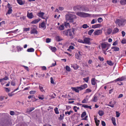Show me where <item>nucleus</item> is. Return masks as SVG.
Wrapping results in <instances>:
<instances>
[{"label": "nucleus", "instance_id": "nucleus-47", "mask_svg": "<svg viewBox=\"0 0 126 126\" xmlns=\"http://www.w3.org/2000/svg\"><path fill=\"white\" fill-rule=\"evenodd\" d=\"M82 27L84 29H86L89 27V26H88L87 24H85L82 25Z\"/></svg>", "mask_w": 126, "mask_h": 126}, {"label": "nucleus", "instance_id": "nucleus-61", "mask_svg": "<svg viewBox=\"0 0 126 126\" xmlns=\"http://www.w3.org/2000/svg\"><path fill=\"white\" fill-rule=\"evenodd\" d=\"M116 116L117 117H119L120 115V113L118 112L117 111H116Z\"/></svg>", "mask_w": 126, "mask_h": 126}, {"label": "nucleus", "instance_id": "nucleus-45", "mask_svg": "<svg viewBox=\"0 0 126 126\" xmlns=\"http://www.w3.org/2000/svg\"><path fill=\"white\" fill-rule=\"evenodd\" d=\"M8 78L7 77H5L3 79H0V82H2L3 80H6L8 79Z\"/></svg>", "mask_w": 126, "mask_h": 126}, {"label": "nucleus", "instance_id": "nucleus-13", "mask_svg": "<svg viewBox=\"0 0 126 126\" xmlns=\"http://www.w3.org/2000/svg\"><path fill=\"white\" fill-rule=\"evenodd\" d=\"M39 27L40 28H42L43 29H46V27L45 23L43 22L39 24Z\"/></svg>", "mask_w": 126, "mask_h": 126}, {"label": "nucleus", "instance_id": "nucleus-22", "mask_svg": "<svg viewBox=\"0 0 126 126\" xmlns=\"http://www.w3.org/2000/svg\"><path fill=\"white\" fill-rule=\"evenodd\" d=\"M71 67H73L75 70H77L79 68V66L76 64H71Z\"/></svg>", "mask_w": 126, "mask_h": 126}, {"label": "nucleus", "instance_id": "nucleus-44", "mask_svg": "<svg viewBox=\"0 0 126 126\" xmlns=\"http://www.w3.org/2000/svg\"><path fill=\"white\" fill-rule=\"evenodd\" d=\"M39 88L40 90L42 92H45V91L43 89V87L41 85H39Z\"/></svg>", "mask_w": 126, "mask_h": 126}, {"label": "nucleus", "instance_id": "nucleus-14", "mask_svg": "<svg viewBox=\"0 0 126 126\" xmlns=\"http://www.w3.org/2000/svg\"><path fill=\"white\" fill-rule=\"evenodd\" d=\"M37 15L39 17L43 19H45V17L44 16V13L43 12H40L38 13Z\"/></svg>", "mask_w": 126, "mask_h": 126}, {"label": "nucleus", "instance_id": "nucleus-19", "mask_svg": "<svg viewBox=\"0 0 126 126\" xmlns=\"http://www.w3.org/2000/svg\"><path fill=\"white\" fill-rule=\"evenodd\" d=\"M111 49H113V51H119L120 49L118 47L116 46H113L111 47Z\"/></svg>", "mask_w": 126, "mask_h": 126}, {"label": "nucleus", "instance_id": "nucleus-15", "mask_svg": "<svg viewBox=\"0 0 126 126\" xmlns=\"http://www.w3.org/2000/svg\"><path fill=\"white\" fill-rule=\"evenodd\" d=\"M125 79V78L124 77H119L118 79H115V80L113 81L112 82H113L115 81L116 82L117 81H121L124 80Z\"/></svg>", "mask_w": 126, "mask_h": 126}, {"label": "nucleus", "instance_id": "nucleus-8", "mask_svg": "<svg viewBox=\"0 0 126 126\" xmlns=\"http://www.w3.org/2000/svg\"><path fill=\"white\" fill-rule=\"evenodd\" d=\"M68 35L71 37V39L73 38V36L74 34V30L73 29L68 30Z\"/></svg>", "mask_w": 126, "mask_h": 126}, {"label": "nucleus", "instance_id": "nucleus-40", "mask_svg": "<svg viewBox=\"0 0 126 126\" xmlns=\"http://www.w3.org/2000/svg\"><path fill=\"white\" fill-rule=\"evenodd\" d=\"M98 113L100 116H102L104 114V112L102 110H99L98 112Z\"/></svg>", "mask_w": 126, "mask_h": 126}, {"label": "nucleus", "instance_id": "nucleus-2", "mask_svg": "<svg viewBox=\"0 0 126 126\" xmlns=\"http://www.w3.org/2000/svg\"><path fill=\"white\" fill-rule=\"evenodd\" d=\"M110 45L107 43H102L101 44V46L102 50L104 53L108 50L110 47Z\"/></svg>", "mask_w": 126, "mask_h": 126}, {"label": "nucleus", "instance_id": "nucleus-51", "mask_svg": "<svg viewBox=\"0 0 126 126\" xmlns=\"http://www.w3.org/2000/svg\"><path fill=\"white\" fill-rule=\"evenodd\" d=\"M97 22V20L96 19H93L92 21L91 22V24H93L94 23H95L96 22Z\"/></svg>", "mask_w": 126, "mask_h": 126}, {"label": "nucleus", "instance_id": "nucleus-39", "mask_svg": "<svg viewBox=\"0 0 126 126\" xmlns=\"http://www.w3.org/2000/svg\"><path fill=\"white\" fill-rule=\"evenodd\" d=\"M111 120L112 122L113 123V125L114 126L116 125V124L115 123V119L114 118H112L111 119Z\"/></svg>", "mask_w": 126, "mask_h": 126}, {"label": "nucleus", "instance_id": "nucleus-1", "mask_svg": "<svg viewBox=\"0 0 126 126\" xmlns=\"http://www.w3.org/2000/svg\"><path fill=\"white\" fill-rule=\"evenodd\" d=\"M66 20H69L70 22L75 24L76 22V19L77 18V16L75 15L70 14H66L65 16Z\"/></svg>", "mask_w": 126, "mask_h": 126}, {"label": "nucleus", "instance_id": "nucleus-18", "mask_svg": "<svg viewBox=\"0 0 126 126\" xmlns=\"http://www.w3.org/2000/svg\"><path fill=\"white\" fill-rule=\"evenodd\" d=\"M97 81L98 80H96L95 78H93L91 79V84L93 85H95L96 83V81Z\"/></svg>", "mask_w": 126, "mask_h": 126}, {"label": "nucleus", "instance_id": "nucleus-56", "mask_svg": "<svg viewBox=\"0 0 126 126\" xmlns=\"http://www.w3.org/2000/svg\"><path fill=\"white\" fill-rule=\"evenodd\" d=\"M50 82L51 83L53 84H55V83L52 77L50 78Z\"/></svg>", "mask_w": 126, "mask_h": 126}, {"label": "nucleus", "instance_id": "nucleus-4", "mask_svg": "<svg viewBox=\"0 0 126 126\" xmlns=\"http://www.w3.org/2000/svg\"><path fill=\"white\" fill-rule=\"evenodd\" d=\"M76 14L78 16L81 17H86L91 16V15L90 14L80 12H77Z\"/></svg>", "mask_w": 126, "mask_h": 126}, {"label": "nucleus", "instance_id": "nucleus-25", "mask_svg": "<svg viewBox=\"0 0 126 126\" xmlns=\"http://www.w3.org/2000/svg\"><path fill=\"white\" fill-rule=\"evenodd\" d=\"M97 100L98 97L97 96L94 95V96L93 98L92 99V101L94 102H96L97 101Z\"/></svg>", "mask_w": 126, "mask_h": 126}, {"label": "nucleus", "instance_id": "nucleus-6", "mask_svg": "<svg viewBox=\"0 0 126 126\" xmlns=\"http://www.w3.org/2000/svg\"><path fill=\"white\" fill-rule=\"evenodd\" d=\"M7 7L8 8V11L6 15H7V14H11L13 11L12 10V7L11 5L9 3H8L7 4Z\"/></svg>", "mask_w": 126, "mask_h": 126}, {"label": "nucleus", "instance_id": "nucleus-57", "mask_svg": "<svg viewBox=\"0 0 126 126\" xmlns=\"http://www.w3.org/2000/svg\"><path fill=\"white\" fill-rule=\"evenodd\" d=\"M36 92V91L35 90L31 91L30 92V93L31 94H35Z\"/></svg>", "mask_w": 126, "mask_h": 126}, {"label": "nucleus", "instance_id": "nucleus-32", "mask_svg": "<svg viewBox=\"0 0 126 126\" xmlns=\"http://www.w3.org/2000/svg\"><path fill=\"white\" fill-rule=\"evenodd\" d=\"M112 32V30L111 29L109 28L107 31V33L108 34H110Z\"/></svg>", "mask_w": 126, "mask_h": 126}, {"label": "nucleus", "instance_id": "nucleus-16", "mask_svg": "<svg viewBox=\"0 0 126 126\" xmlns=\"http://www.w3.org/2000/svg\"><path fill=\"white\" fill-rule=\"evenodd\" d=\"M87 85L86 84H84L81 85L80 87H79L80 89V90L84 89L87 88Z\"/></svg>", "mask_w": 126, "mask_h": 126}, {"label": "nucleus", "instance_id": "nucleus-27", "mask_svg": "<svg viewBox=\"0 0 126 126\" xmlns=\"http://www.w3.org/2000/svg\"><path fill=\"white\" fill-rule=\"evenodd\" d=\"M17 50V51L18 52L21 51L23 49V48L21 47L20 46H17L16 47Z\"/></svg>", "mask_w": 126, "mask_h": 126}, {"label": "nucleus", "instance_id": "nucleus-24", "mask_svg": "<svg viewBox=\"0 0 126 126\" xmlns=\"http://www.w3.org/2000/svg\"><path fill=\"white\" fill-rule=\"evenodd\" d=\"M94 120H95L96 125L97 126H98L100 122L99 120H97V118L96 117L94 118Z\"/></svg>", "mask_w": 126, "mask_h": 126}, {"label": "nucleus", "instance_id": "nucleus-9", "mask_svg": "<svg viewBox=\"0 0 126 126\" xmlns=\"http://www.w3.org/2000/svg\"><path fill=\"white\" fill-rule=\"evenodd\" d=\"M82 53L81 52L79 51L78 53H76L75 54L76 58L80 60L82 56Z\"/></svg>", "mask_w": 126, "mask_h": 126}, {"label": "nucleus", "instance_id": "nucleus-33", "mask_svg": "<svg viewBox=\"0 0 126 126\" xmlns=\"http://www.w3.org/2000/svg\"><path fill=\"white\" fill-rule=\"evenodd\" d=\"M68 30H66L62 32L63 34L65 35H68Z\"/></svg>", "mask_w": 126, "mask_h": 126}, {"label": "nucleus", "instance_id": "nucleus-50", "mask_svg": "<svg viewBox=\"0 0 126 126\" xmlns=\"http://www.w3.org/2000/svg\"><path fill=\"white\" fill-rule=\"evenodd\" d=\"M103 21V19L101 17H99L97 19V21L99 23H101Z\"/></svg>", "mask_w": 126, "mask_h": 126}, {"label": "nucleus", "instance_id": "nucleus-48", "mask_svg": "<svg viewBox=\"0 0 126 126\" xmlns=\"http://www.w3.org/2000/svg\"><path fill=\"white\" fill-rule=\"evenodd\" d=\"M38 97L39 99L43 100L44 98V97L43 95H39Z\"/></svg>", "mask_w": 126, "mask_h": 126}, {"label": "nucleus", "instance_id": "nucleus-64", "mask_svg": "<svg viewBox=\"0 0 126 126\" xmlns=\"http://www.w3.org/2000/svg\"><path fill=\"white\" fill-rule=\"evenodd\" d=\"M51 41V39H50L47 38L46 39V42L47 43H49Z\"/></svg>", "mask_w": 126, "mask_h": 126}, {"label": "nucleus", "instance_id": "nucleus-37", "mask_svg": "<svg viewBox=\"0 0 126 126\" xmlns=\"http://www.w3.org/2000/svg\"><path fill=\"white\" fill-rule=\"evenodd\" d=\"M82 106L84 107L85 108L89 109H92V108L91 106H88L86 105H82Z\"/></svg>", "mask_w": 126, "mask_h": 126}, {"label": "nucleus", "instance_id": "nucleus-5", "mask_svg": "<svg viewBox=\"0 0 126 126\" xmlns=\"http://www.w3.org/2000/svg\"><path fill=\"white\" fill-rule=\"evenodd\" d=\"M9 121L8 120H5L0 123V126H9Z\"/></svg>", "mask_w": 126, "mask_h": 126}, {"label": "nucleus", "instance_id": "nucleus-63", "mask_svg": "<svg viewBox=\"0 0 126 126\" xmlns=\"http://www.w3.org/2000/svg\"><path fill=\"white\" fill-rule=\"evenodd\" d=\"M13 93V92H12V93H10L8 94V95L10 97L12 96H13L14 94Z\"/></svg>", "mask_w": 126, "mask_h": 126}, {"label": "nucleus", "instance_id": "nucleus-36", "mask_svg": "<svg viewBox=\"0 0 126 126\" xmlns=\"http://www.w3.org/2000/svg\"><path fill=\"white\" fill-rule=\"evenodd\" d=\"M27 51L29 52H33L34 51V49L33 48H31L28 49Z\"/></svg>", "mask_w": 126, "mask_h": 126}, {"label": "nucleus", "instance_id": "nucleus-30", "mask_svg": "<svg viewBox=\"0 0 126 126\" xmlns=\"http://www.w3.org/2000/svg\"><path fill=\"white\" fill-rule=\"evenodd\" d=\"M17 3L20 5L24 4V2L22 0H17Z\"/></svg>", "mask_w": 126, "mask_h": 126}, {"label": "nucleus", "instance_id": "nucleus-35", "mask_svg": "<svg viewBox=\"0 0 126 126\" xmlns=\"http://www.w3.org/2000/svg\"><path fill=\"white\" fill-rule=\"evenodd\" d=\"M107 62L108 64L112 66L113 64V63H112V62L110 60L107 61Z\"/></svg>", "mask_w": 126, "mask_h": 126}, {"label": "nucleus", "instance_id": "nucleus-52", "mask_svg": "<svg viewBox=\"0 0 126 126\" xmlns=\"http://www.w3.org/2000/svg\"><path fill=\"white\" fill-rule=\"evenodd\" d=\"M66 69L68 71H70V68L68 66H66Z\"/></svg>", "mask_w": 126, "mask_h": 126}, {"label": "nucleus", "instance_id": "nucleus-29", "mask_svg": "<svg viewBox=\"0 0 126 126\" xmlns=\"http://www.w3.org/2000/svg\"><path fill=\"white\" fill-rule=\"evenodd\" d=\"M119 31V29L117 28H114L112 32V33L113 34H115L117 32Z\"/></svg>", "mask_w": 126, "mask_h": 126}, {"label": "nucleus", "instance_id": "nucleus-54", "mask_svg": "<svg viewBox=\"0 0 126 126\" xmlns=\"http://www.w3.org/2000/svg\"><path fill=\"white\" fill-rule=\"evenodd\" d=\"M64 26H65L66 27L69 26L70 25L69 23L65 22L64 24Z\"/></svg>", "mask_w": 126, "mask_h": 126}, {"label": "nucleus", "instance_id": "nucleus-53", "mask_svg": "<svg viewBox=\"0 0 126 126\" xmlns=\"http://www.w3.org/2000/svg\"><path fill=\"white\" fill-rule=\"evenodd\" d=\"M98 58L101 61H103L104 60V58L103 57H101L100 56L98 57Z\"/></svg>", "mask_w": 126, "mask_h": 126}, {"label": "nucleus", "instance_id": "nucleus-58", "mask_svg": "<svg viewBox=\"0 0 126 126\" xmlns=\"http://www.w3.org/2000/svg\"><path fill=\"white\" fill-rule=\"evenodd\" d=\"M121 43L123 44H126V39H123Z\"/></svg>", "mask_w": 126, "mask_h": 126}, {"label": "nucleus", "instance_id": "nucleus-31", "mask_svg": "<svg viewBox=\"0 0 126 126\" xmlns=\"http://www.w3.org/2000/svg\"><path fill=\"white\" fill-rule=\"evenodd\" d=\"M64 114H63L62 115L60 114V116L58 118L59 120L60 121L62 120L64 118Z\"/></svg>", "mask_w": 126, "mask_h": 126}, {"label": "nucleus", "instance_id": "nucleus-55", "mask_svg": "<svg viewBox=\"0 0 126 126\" xmlns=\"http://www.w3.org/2000/svg\"><path fill=\"white\" fill-rule=\"evenodd\" d=\"M89 79V77H88L86 78H83V80L86 82H88Z\"/></svg>", "mask_w": 126, "mask_h": 126}, {"label": "nucleus", "instance_id": "nucleus-3", "mask_svg": "<svg viewBox=\"0 0 126 126\" xmlns=\"http://www.w3.org/2000/svg\"><path fill=\"white\" fill-rule=\"evenodd\" d=\"M116 23L119 26H123L126 23V20L123 19H120L117 20Z\"/></svg>", "mask_w": 126, "mask_h": 126}, {"label": "nucleus", "instance_id": "nucleus-11", "mask_svg": "<svg viewBox=\"0 0 126 126\" xmlns=\"http://www.w3.org/2000/svg\"><path fill=\"white\" fill-rule=\"evenodd\" d=\"M102 33L101 30H98L95 31L93 34L94 35H98L101 34Z\"/></svg>", "mask_w": 126, "mask_h": 126}, {"label": "nucleus", "instance_id": "nucleus-10", "mask_svg": "<svg viewBox=\"0 0 126 126\" xmlns=\"http://www.w3.org/2000/svg\"><path fill=\"white\" fill-rule=\"evenodd\" d=\"M86 112L85 111H84L83 112V113H82L81 115V118H83L85 116V117L84 118L82 119V120H87L88 116L87 115L86 116Z\"/></svg>", "mask_w": 126, "mask_h": 126}, {"label": "nucleus", "instance_id": "nucleus-26", "mask_svg": "<svg viewBox=\"0 0 126 126\" xmlns=\"http://www.w3.org/2000/svg\"><path fill=\"white\" fill-rule=\"evenodd\" d=\"M31 34H37V32L36 29L34 28L31 30Z\"/></svg>", "mask_w": 126, "mask_h": 126}, {"label": "nucleus", "instance_id": "nucleus-60", "mask_svg": "<svg viewBox=\"0 0 126 126\" xmlns=\"http://www.w3.org/2000/svg\"><path fill=\"white\" fill-rule=\"evenodd\" d=\"M91 90L90 89H87L85 91L86 93H89L91 92Z\"/></svg>", "mask_w": 126, "mask_h": 126}, {"label": "nucleus", "instance_id": "nucleus-21", "mask_svg": "<svg viewBox=\"0 0 126 126\" xmlns=\"http://www.w3.org/2000/svg\"><path fill=\"white\" fill-rule=\"evenodd\" d=\"M56 40L58 42L60 41L63 40V39L60 36H56L55 37Z\"/></svg>", "mask_w": 126, "mask_h": 126}, {"label": "nucleus", "instance_id": "nucleus-20", "mask_svg": "<svg viewBox=\"0 0 126 126\" xmlns=\"http://www.w3.org/2000/svg\"><path fill=\"white\" fill-rule=\"evenodd\" d=\"M40 20V19H35L33 21L31 22L32 24H36L38 23Z\"/></svg>", "mask_w": 126, "mask_h": 126}, {"label": "nucleus", "instance_id": "nucleus-59", "mask_svg": "<svg viewBox=\"0 0 126 126\" xmlns=\"http://www.w3.org/2000/svg\"><path fill=\"white\" fill-rule=\"evenodd\" d=\"M24 31H27L30 30V28H24L23 29Z\"/></svg>", "mask_w": 126, "mask_h": 126}, {"label": "nucleus", "instance_id": "nucleus-34", "mask_svg": "<svg viewBox=\"0 0 126 126\" xmlns=\"http://www.w3.org/2000/svg\"><path fill=\"white\" fill-rule=\"evenodd\" d=\"M50 48L52 50V51L53 52H55L56 50V48L55 47H50Z\"/></svg>", "mask_w": 126, "mask_h": 126}, {"label": "nucleus", "instance_id": "nucleus-49", "mask_svg": "<svg viewBox=\"0 0 126 126\" xmlns=\"http://www.w3.org/2000/svg\"><path fill=\"white\" fill-rule=\"evenodd\" d=\"M18 30V29H16L15 30H14L13 31H10V33H16V32H18L17 31Z\"/></svg>", "mask_w": 126, "mask_h": 126}, {"label": "nucleus", "instance_id": "nucleus-23", "mask_svg": "<svg viewBox=\"0 0 126 126\" xmlns=\"http://www.w3.org/2000/svg\"><path fill=\"white\" fill-rule=\"evenodd\" d=\"M100 26L101 25L100 24H97L92 26V28H93L95 29L99 28Z\"/></svg>", "mask_w": 126, "mask_h": 126}, {"label": "nucleus", "instance_id": "nucleus-41", "mask_svg": "<svg viewBox=\"0 0 126 126\" xmlns=\"http://www.w3.org/2000/svg\"><path fill=\"white\" fill-rule=\"evenodd\" d=\"M94 31V29H92L90 30L88 32V34L91 35Z\"/></svg>", "mask_w": 126, "mask_h": 126}, {"label": "nucleus", "instance_id": "nucleus-62", "mask_svg": "<svg viewBox=\"0 0 126 126\" xmlns=\"http://www.w3.org/2000/svg\"><path fill=\"white\" fill-rule=\"evenodd\" d=\"M78 41L79 43L84 44V40H83L82 39H79L78 40Z\"/></svg>", "mask_w": 126, "mask_h": 126}, {"label": "nucleus", "instance_id": "nucleus-17", "mask_svg": "<svg viewBox=\"0 0 126 126\" xmlns=\"http://www.w3.org/2000/svg\"><path fill=\"white\" fill-rule=\"evenodd\" d=\"M71 89L73 90L78 93L79 91H80L79 87H72Z\"/></svg>", "mask_w": 126, "mask_h": 126}, {"label": "nucleus", "instance_id": "nucleus-46", "mask_svg": "<svg viewBox=\"0 0 126 126\" xmlns=\"http://www.w3.org/2000/svg\"><path fill=\"white\" fill-rule=\"evenodd\" d=\"M120 2L122 4L124 5L126 4V0H121Z\"/></svg>", "mask_w": 126, "mask_h": 126}, {"label": "nucleus", "instance_id": "nucleus-7", "mask_svg": "<svg viewBox=\"0 0 126 126\" xmlns=\"http://www.w3.org/2000/svg\"><path fill=\"white\" fill-rule=\"evenodd\" d=\"M83 40L84 44L90 45L91 44L90 41L92 40V39L89 38L85 37L84 38Z\"/></svg>", "mask_w": 126, "mask_h": 126}, {"label": "nucleus", "instance_id": "nucleus-38", "mask_svg": "<svg viewBox=\"0 0 126 126\" xmlns=\"http://www.w3.org/2000/svg\"><path fill=\"white\" fill-rule=\"evenodd\" d=\"M54 111L55 112V113L57 114H59V112L58 109V108L57 107H56L54 109Z\"/></svg>", "mask_w": 126, "mask_h": 126}, {"label": "nucleus", "instance_id": "nucleus-43", "mask_svg": "<svg viewBox=\"0 0 126 126\" xmlns=\"http://www.w3.org/2000/svg\"><path fill=\"white\" fill-rule=\"evenodd\" d=\"M88 100V99L87 98H86L83 100L82 101V103H86L87 102Z\"/></svg>", "mask_w": 126, "mask_h": 126}, {"label": "nucleus", "instance_id": "nucleus-12", "mask_svg": "<svg viewBox=\"0 0 126 126\" xmlns=\"http://www.w3.org/2000/svg\"><path fill=\"white\" fill-rule=\"evenodd\" d=\"M30 11V10H29L28 11L27 16L29 18L31 19L33 18L34 16L32 13H29Z\"/></svg>", "mask_w": 126, "mask_h": 126}, {"label": "nucleus", "instance_id": "nucleus-42", "mask_svg": "<svg viewBox=\"0 0 126 126\" xmlns=\"http://www.w3.org/2000/svg\"><path fill=\"white\" fill-rule=\"evenodd\" d=\"M73 113V111L72 110H70L69 111H66L65 112V114L66 115L68 114V115H69L71 113Z\"/></svg>", "mask_w": 126, "mask_h": 126}, {"label": "nucleus", "instance_id": "nucleus-28", "mask_svg": "<svg viewBox=\"0 0 126 126\" xmlns=\"http://www.w3.org/2000/svg\"><path fill=\"white\" fill-rule=\"evenodd\" d=\"M64 24H62L60 26L58 27V29L60 30H62L64 29Z\"/></svg>", "mask_w": 126, "mask_h": 126}]
</instances>
